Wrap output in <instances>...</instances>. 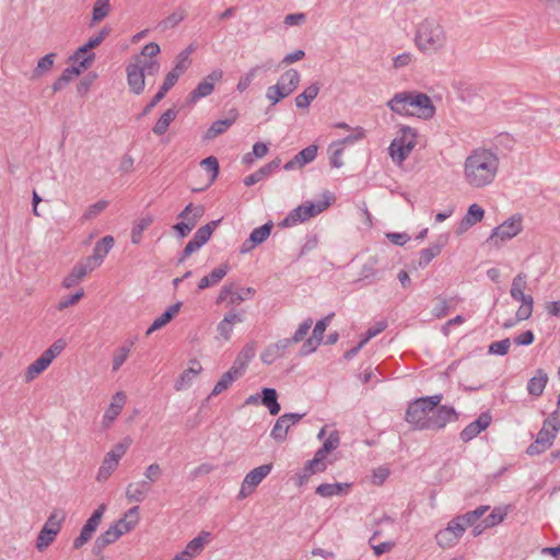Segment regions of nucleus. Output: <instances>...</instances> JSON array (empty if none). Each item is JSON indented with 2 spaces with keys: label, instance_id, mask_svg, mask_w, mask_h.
I'll return each mask as SVG.
<instances>
[{
  "label": "nucleus",
  "instance_id": "nucleus-1",
  "mask_svg": "<svg viewBox=\"0 0 560 560\" xmlns=\"http://www.w3.org/2000/svg\"><path fill=\"white\" fill-rule=\"evenodd\" d=\"M442 395L427 396L412 401L406 421L418 430H441L458 419L453 407L440 406Z\"/></svg>",
  "mask_w": 560,
  "mask_h": 560
},
{
  "label": "nucleus",
  "instance_id": "nucleus-2",
  "mask_svg": "<svg viewBox=\"0 0 560 560\" xmlns=\"http://www.w3.org/2000/svg\"><path fill=\"white\" fill-rule=\"evenodd\" d=\"M387 106L402 117L429 120L435 115V106L430 96L418 91L398 92L387 102Z\"/></svg>",
  "mask_w": 560,
  "mask_h": 560
},
{
  "label": "nucleus",
  "instance_id": "nucleus-3",
  "mask_svg": "<svg viewBox=\"0 0 560 560\" xmlns=\"http://www.w3.org/2000/svg\"><path fill=\"white\" fill-rule=\"evenodd\" d=\"M447 43V32L438 19L425 18L416 25L413 45L421 54H440L446 49Z\"/></svg>",
  "mask_w": 560,
  "mask_h": 560
},
{
  "label": "nucleus",
  "instance_id": "nucleus-4",
  "mask_svg": "<svg viewBox=\"0 0 560 560\" xmlns=\"http://www.w3.org/2000/svg\"><path fill=\"white\" fill-rule=\"evenodd\" d=\"M488 511L487 505H481L471 512L457 516L448 522L447 526L439 530L435 535L438 545L443 548H452L455 546L468 525H474L475 518H480Z\"/></svg>",
  "mask_w": 560,
  "mask_h": 560
},
{
  "label": "nucleus",
  "instance_id": "nucleus-5",
  "mask_svg": "<svg viewBox=\"0 0 560 560\" xmlns=\"http://www.w3.org/2000/svg\"><path fill=\"white\" fill-rule=\"evenodd\" d=\"M418 132L407 125H399L388 147V154L396 165H402L417 145Z\"/></svg>",
  "mask_w": 560,
  "mask_h": 560
},
{
  "label": "nucleus",
  "instance_id": "nucleus-6",
  "mask_svg": "<svg viewBox=\"0 0 560 560\" xmlns=\"http://www.w3.org/2000/svg\"><path fill=\"white\" fill-rule=\"evenodd\" d=\"M465 175L469 184L477 187L485 186L490 176V152L475 151L466 161Z\"/></svg>",
  "mask_w": 560,
  "mask_h": 560
},
{
  "label": "nucleus",
  "instance_id": "nucleus-7",
  "mask_svg": "<svg viewBox=\"0 0 560 560\" xmlns=\"http://www.w3.org/2000/svg\"><path fill=\"white\" fill-rule=\"evenodd\" d=\"M131 444V438L126 436L110 447V450L104 455V458L97 469L95 476L97 482L103 483L110 478L118 468L121 458L127 454Z\"/></svg>",
  "mask_w": 560,
  "mask_h": 560
},
{
  "label": "nucleus",
  "instance_id": "nucleus-8",
  "mask_svg": "<svg viewBox=\"0 0 560 560\" xmlns=\"http://www.w3.org/2000/svg\"><path fill=\"white\" fill-rule=\"evenodd\" d=\"M67 347V341L62 338L55 340L33 363L24 371L23 378L25 383H31L43 374L58 358Z\"/></svg>",
  "mask_w": 560,
  "mask_h": 560
},
{
  "label": "nucleus",
  "instance_id": "nucleus-9",
  "mask_svg": "<svg viewBox=\"0 0 560 560\" xmlns=\"http://www.w3.org/2000/svg\"><path fill=\"white\" fill-rule=\"evenodd\" d=\"M301 74L296 69H288L277 80V83L266 90V98L271 105L278 104L290 96L299 86Z\"/></svg>",
  "mask_w": 560,
  "mask_h": 560
},
{
  "label": "nucleus",
  "instance_id": "nucleus-10",
  "mask_svg": "<svg viewBox=\"0 0 560 560\" xmlns=\"http://www.w3.org/2000/svg\"><path fill=\"white\" fill-rule=\"evenodd\" d=\"M527 281L526 276L524 273H518L512 281L510 290L511 296L515 301L522 303L518 310L516 311V322L528 319L533 314L534 299L532 295L524 293Z\"/></svg>",
  "mask_w": 560,
  "mask_h": 560
},
{
  "label": "nucleus",
  "instance_id": "nucleus-11",
  "mask_svg": "<svg viewBox=\"0 0 560 560\" xmlns=\"http://www.w3.org/2000/svg\"><path fill=\"white\" fill-rule=\"evenodd\" d=\"M160 51L161 48L159 44L149 43L141 49L140 54L135 55L128 63L136 65L137 68L148 77L155 75L161 68L160 61L156 59Z\"/></svg>",
  "mask_w": 560,
  "mask_h": 560
},
{
  "label": "nucleus",
  "instance_id": "nucleus-12",
  "mask_svg": "<svg viewBox=\"0 0 560 560\" xmlns=\"http://www.w3.org/2000/svg\"><path fill=\"white\" fill-rule=\"evenodd\" d=\"M523 231V215L514 213L497 228L492 229V247H501Z\"/></svg>",
  "mask_w": 560,
  "mask_h": 560
},
{
  "label": "nucleus",
  "instance_id": "nucleus-13",
  "mask_svg": "<svg viewBox=\"0 0 560 560\" xmlns=\"http://www.w3.org/2000/svg\"><path fill=\"white\" fill-rule=\"evenodd\" d=\"M212 541V534L207 530H201L190 539L185 547L176 552L168 560H196L202 555L207 546Z\"/></svg>",
  "mask_w": 560,
  "mask_h": 560
},
{
  "label": "nucleus",
  "instance_id": "nucleus-14",
  "mask_svg": "<svg viewBox=\"0 0 560 560\" xmlns=\"http://www.w3.org/2000/svg\"><path fill=\"white\" fill-rule=\"evenodd\" d=\"M254 294L255 290L253 288L237 287L233 283H229L220 289L215 303L221 304L226 302L229 305H238L252 299Z\"/></svg>",
  "mask_w": 560,
  "mask_h": 560
},
{
  "label": "nucleus",
  "instance_id": "nucleus-15",
  "mask_svg": "<svg viewBox=\"0 0 560 560\" xmlns=\"http://www.w3.org/2000/svg\"><path fill=\"white\" fill-rule=\"evenodd\" d=\"M272 464H265L247 472L242 481L237 498L242 500L253 494L261 481L270 474Z\"/></svg>",
  "mask_w": 560,
  "mask_h": 560
},
{
  "label": "nucleus",
  "instance_id": "nucleus-16",
  "mask_svg": "<svg viewBox=\"0 0 560 560\" xmlns=\"http://www.w3.org/2000/svg\"><path fill=\"white\" fill-rule=\"evenodd\" d=\"M245 319V315L243 311H238L232 308L228 311L222 319L217 324V339L220 341L228 342L231 340L234 327L238 324H242Z\"/></svg>",
  "mask_w": 560,
  "mask_h": 560
},
{
  "label": "nucleus",
  "instance_id": "nucleus-17",
  "mask_svg": "<svg viewBox=\"0 0 560 560\" xmlns=\"http://www.w3.org/2000/svg\"><path fill=\"white\" fill-rule=\"evenodd\" d=\"M223 79V71L221 69H213L208 75H206L197 86L189 93L188 101L192 104L199 100L211 95L215 89V85Z\"/></svg>",
  "mask_w": 560,
  "mask_h": 560
},
{
  "label": "nucleus",
  "instance_id": "nucleus-18",
  "mask_svg": "<svg viewBox=\"0 0 560 560\" xmlns=\"http://www.w3.org/2000/svg\"><path fill=\"white\" fill-rule=\"evenodd\" d=\"M365 136V131L362 127H357L352 130V133L348 137L343 138L342 140L332 142L329 145V161L332 167L339 168L343 165L342 161V154H343V145L345 144H352L361 139H363Z\"/></svg>",
  "mask_w": 560,
  "mask_h": 560
},
{
  "label": "nucleus",
  "instance_id": "nucleus-19",
  "mask_svg": "<svg viewBox=\"0 0 560 560\" xmlns=\"http://www.w3.org/2000/svg\"><path fill=\"white\" fill-rule=\"evenodd\" d=\"M194 50L195 48L192 46H188L176 56L175 66L165 75L163 81V84L166 85L170 90L176 84L179 77L183 75L190 67V55L194 52Z\"/></svg>",
  "mask_w": 560,
  "mask_h": 560
},
{
  "label": "nucleus",
  "instance_id": "nucleus-20",
  "mask_svg": "<svg viewBox=\"0 0 560 560\" xmlns=\"http://www.w3.org/2000/svg\"><path fill=\"white\" fill-rule=\"evenodd\" d=\"M127 402V395L125 392H117L115 393L112 398L110 402L107 406V408L104 411V415L102 417V427L105 429L110 428V425L116 421V419L121 413L125 405Z\"/></svg>",
  "mask_w": 560,
  "mask_h": 560
},
{
  "label": "nucleus",
  "instance_id": "nucleus-21",
  "mask_svg": "<svg viewBox=\"0 0 560 560\" xmlns=\"http://www.w3.org/2000/svg\"><path fill=\"white\" fill-rule=\"evenodd\" d=\"M302 418L303 415L300 413H285L280 416L270 432V436L278 443L283 442L287 439L290 428L296 424Z\"/></svg>",
  "mask_w": 560,
  "mask_h": 560
},
{
  "label": "nucleus",
  "instance_id": "nucleus-22",
  "mask_svg": "<svg viewBox=\"0 0 560 560\" xmlns=\"http://www.w3.org/2000/svg\"><path fill=\"white\" fill-rule=\"evenodd\" d=\"M115 240L110 235H106L102 237L98 242H96L93 254L85 258L86 262L95 270L97 269L104 261L105 257L114 247Z\"/></svg>",
  "mask_w": 560,
  "mask_h": 560
},
{
  "label": "nucleus",
  "instance_id": "nucleus-23",
  "mask_svg": "<svg viewBox=\"0 0 560 560\" xmlns=\"http://www.w3.org/2000/svg\"><path fill=\"white\" fill-rule=\"evenodd\" d=\"M202 372V366L199 361L192 360L189 362V366L185 369L176 378L174 383V389L176 392H184L188 389L194 382L197 380L199 374Z\"/></svg>",
  "mask_w": 560,
  "mask_h": 560
},
{
  "label": "nucleus",
  "instance_id": "nucleus-24",
  "mask_svg": "<svg viewBox=\"0 0 560 560\" xmlns=\"http://www.w3.org/2000/svg\"><path fill=\"white\" fill-rule=\"evenodd\" d=\"M140 522V513H139V506H132L128 511H126L122 516L114 522L112 525L113 527L121 535L129 534L132 532Z\"/></svg>",
  "mask_w": 560,
  "mask_h": 560
},
{
  "label": "nucleus",
  "instance_id": "nucleus-25",
  "mask_svg": "<svg viewBox=\"0 0 560 560\" xmlns=\"http://www.w3.org/2000/svg\"><path fill=\"white\" fill-rule=\"evenodd\" d=\"M272 223H266L252 231L249 237L242 244L240 248L241 254L252 252L256 246L262 244L270 235Z\"/></svg>",
  "mask_w": 560,
  "mask_h": 560
},
{
  "label": "nucleus",
  "instance_id": "nucleus-26",
  "mask_svg": "<svg viewBox=\"0 0 560 560\" xmlns=\"http://www.w3.org/2000/svg\"><path fill=\"white\" fill-rule=\"evenodd\" d=\"M318 152V147L315 144H311L300 151L298 154L293 156L290 161H288L283 168L285 171H293V170H300L303 168L306 164L313 162Z\"/></svg>",
  "mask_w": 560,
  "mask_h": 560
},
{
  "label": "nucleus",
  "instance_id": "nucleus-27",
  "mask_svg": "<svg viewBox=\"0 0 560 560\" xmlns=\"http://www.w3.org/2000/svg\"><path fill=\"white\" fill-rule=\"evenodd\" d=\"M255 354L256 345L254 342L245 345L242 348V350L237 353L230 369L233 370V373H237L240 376H243L248 368V364L254 359Z\"/></svg>",
  "mask_w": 560,
  "mask_h": 560
},
{
  "label": "nucleus",
  "instance_id": "nucleus-28",
  "mask_svg": "<svg viewBox=\"0 0 560 560\" xmlns=\"http://www.w3.org/2000/svg\"><path fill=\"white\" fill-rule=\"evenodd\" d=\"M556 436L557 435L555 432H551L549 429L542 427L538 432L535 442L527 447L526 453L530 456L544 453L551 447Z\"/></svg>",
  "mask_w": 560,
  "mask_h": 560
},
{
  "label": "nucleus",
  "instance_id": "nucleus-29",
  "mask_svg": "<svg viewBox=\"0 0 560 560\" xmlns=\"http://www.w3.org/2000/svg\"><path fill=\"white\" fill-rule=\"evenodd\" d=\"M94 269L86 262L85 259L79 261L73 266L71 271L63 278L62 287L70 289L79 284L90 272Z\"/></svg>",
  "mask_w": 560,
  "mask_h": 560
},
{
  "label": "nucleus",
  "instance_id": "nucleus-30",
  "mask_svg": "<svg viewBox=\"0 0 560 560\" xmlns=\"http://www.w3.org/2000/svg\"><path fill=\"white\" fill-rule=\"evenodd\" d=\"M127 84L136 95L143 93L145 89V73L141 72L136 65L127 63L126 66Z\"/></svg>",
  "mask_w": 560,
  "mask_h": 560
},
{
  "label": "nucleus",
  "instance_id": "nucleus-31",
  "mask_svg": "<svg viewBox=\"0 0 560 560\" xmlns=\"http://www.w3.org/2000/svg\"><path fill=\"white\" fill-rule=\"evenodd\" d=\"M230 270L229 264H221L215 267L210 273L203 276L198 282V290L203 291L208 288L218 285Z\"/></svg>",
  "mask_w": 560,
  "mask_h": 560
},
{
  "label": "nucleus",
  "instance_id": "nucleus-32",
  "mask_svg": "<svg viewBox=\"0 0 560 560\" xmlns=\"http://www.w3.org/2000/svg\"><path fill=\"white\" fill-rule=\"evenodd\" d=\"M151 491V486L147 480L130 482L126 488V498L129 502L141 503Z\"/></svg>",
  "mask_w": 560,
  "mask_h": 560
},
{
  "label": "nucleus",
  "instance_id": "nucleus-33",
  "mask_svg": "<svg viewBox=\"0 0 560 560\" xmlns=\"http://www.w3.org/2000/svg\"><path fill=\"white\" fill-rule=\"evenodd\" d=\"M485 217V210L477 203L469 206L467 213L460 221L457 233L463 234L468 231L471 226L480 222Z\"/></svg>",
  "mask_w": 560,
  "mask_h": 560
},
{
  "label": "nucleus",
  "instance_id": "nucleus-34",
  "mask_svg": "<svg viewBox=\"0 0 560 560\" xmlns=\"http://www.w3.org/2000/svg\"><path fill=\"white\" fill-rule=\"evenodd\" d=\"M95 60V54L93 51H89L86 48H83L82 46L78 47L70 56L68 61L81 69L82 71L88 70L91 68Z\"/></svg>",
  "mask_w": 560,
  "mask_h": 560
},
{
  "label": "nucleus",
  "instance_id": "nucleus-35",
  "mask_svg": "<svg viewBox=\"0 0 560 560\" xmlns=\"http://www.w3.org/2000/svg\"><path fill=\"white\" fill-rule=\"evenodd\" d=\"M182 305V302H177L168 306L159 317L153 320L147 330V335L149 336L152 332L165 327L179 313Z\"/></svg>",
  "mask_w": 560,
  "mask_h": 560
},
{
  "label": "nucleus",
  "instance_id": "nucleus-36",
  "mask_svg": "<svg viewBox=\"0 0 560 560\" xmlns=\"http://www.w3.org/2000/svg\"><path fill=\"white\" fill-rule=\"evenodd\" d=\"M514 144L515 140L510 133H499L492 142V150L495 151V153L492 152V161L498 160L497 155L505 156L509 152L513 150Z\"/></svg>",
  "mask_w": 560,
  "mask_h": 560
},
{
  "label": "nucleus",
  "instance_id": "nucleus-37",
  "mask_svg": "<svg viewBox=\"0 0 560 560\" xmlns=\"http://www.w3.org/2000/svg\"><path fill=\"white\" fill-rule=\"evenodd\" d=\"M490 424V417L487 413L481 415L476 421L468 424L462 432L460 439L468 442L486 430Z\"/></svg>",
  "mask_w": 560,
  "mask_h": 560
},
{
  "label": "nucleus",
  "instance_id": "nucleus-38",
  "mask_svg": "<svg viewBox=\"0 0 560 560\" xmlns=\"http://www.w3.org/2000/svg\"><path fill=\"white\" fill-rule=\"evenodd\" d=\"M335 201H336L335 194L329 190H325L320 196V200H318L316 202L305 201V203L310 210L308 212H310L311 218H314V217L320 214L322 212H324L325 210H327L331 205L335 203Z\"/></svg>",
  "mask_w": 560,
  "mask_h": 560
},
{
  "label": "nucleus",
  "instance_id": "nucleus-39",
  "mask_svg": "<svg viewBox=\"0 0 560 560\" xmlns=\"http://www.w3.org/2000/svg\"><path fill=\"white\" fill-rule=\"evenodd\" d=\"M230 118L220 119L214 121L205 133V139L212 140L218 136L224 133L236 120L237 112L232 110Z\"/></svg>",
  "mask_w": 560,
  "mask_h": 560
},
{
  "label": "nucleus",
  "instance_id": "nucleus-40",
  "mask_svg": "<svg viewBox=\"0 0 560 560\" xmlns=\"http://www.w3.org/2000/svg\"><path fill=\"white\" fill-rule=\"evenodd\" d=\"M320 90L318 82H313L307 85L302 93L295 96L294 103L298 108L306 109L311 103L317 97Z\"/></svg>",
  "mask_w": 560,
  "mask_h": 560
},
{
  "label": "nucleus",
  "instance_id": "nucleus-41",
  "mask_svg": "<svg viewBox=\"0 0 560 560\" xmlns=\"http://www.w3.org/2000/svg\"><path fill=\"white\" fill-rule=\"evenodd\" d=\"M308 211L310 210L305 202L298 206L292 211H290V213L282 221L281 225L289 228L308 221L312 219Z\"/></svg>",
  "mask_w": 560,
  "mask_h": 560
},
{
  "label": "nucleus",
  "instance_id": "nucleus-42",
  "mask_svg": "<svg viewBox=\"0 0 560 560\" xmlns=\"http://www.w3.org/2000/svg\"><path fill=\"white\" fill-rule=\"evenodd\" d=\"M547 382L548 374L542 369L536 370L535 375L527 383L528 393L535 397L541 396Z\"/></svg>",
  "mask_w": 560,
  "mask_h": 560
},
{
  "label": "nucleus",
  "instance_id": "nucleus-43",
  "mask_svg": "<svg viewBox=\"0 0 560 560\" xmlns=\"http://www.w3.org/2000/svg\"><path fill=\"white\" fill-rule=\"evenodd\" d=\"M120 537L121 535L110 524L109 527L96 538L93 552L96 555L101 553L104 548L116 542Z\"/></svg>",
  "mask_w": 560,
  "mask_h": 560
},
{
  "label": "nucleus",
  "instance_id": "nucleus-44",
  "mask_svg": "<svg viewBox=\"0 0 560 560\" xmlns=\"http://www.w3.org/2000/svg\"><path fill=\"white\" fill-rule=\"evenodd\" d=\"M132 347H133V341L127 340L121 346H119L117 349H115V351L113 352V358H112L113 372H117L121 368V365L127 361Z\"/></svg>",
  "mask_w": 560,
  "mask_h": 560
},
{
  "label": "nucleus",
  "instance_id": "nucleus-45",
  "mask_svg": "<svg viewBox=\"0 0 560 560\" xmlns=\"http://www.w3.org/2000/svg\"><path fill=\"white\" fill-rule=\"evenodd\" d=\"M153 221L154 218L152 214H144L135 222L130 235L132 244L141 243L143 232L153 223Z\"/></svg>",
  "mask_w": 560,
  "mask_h": 560
},
{
  "label": "nucleus",
  "instance_id": "nucleus-46",
  "mask_svg": "<svg viewBox=\"0 0 560 560\" xmlns=\"http://www.w3.org/2000/svg\"><path fill=\"white\" fill-rule=\"evenodd\" d=\"M237 373H233V370L229 369L225 373L222 374L220 380L215 383L214 387L209 397H215L229 389L235 381L241 378Z\"/></svg>",
  "mask_w": 560,
  "mask_h": 560
},
{
  "label": "nucleus",
  "instance_id": "nucleus-47",
  "mask_svg": "<svg viewBox=\"0 0 560 560\" xmlns=\"http://www.w3.org/2000/svg\"><path fill=\"white\" fill-rule=\"evenodd\" d=\"M260 402L269 410L270 415L276 416L280 412V405L278 402V394L273 388H264L261 390Z\"/></svg>",
  "mask_w": 560,
  "mask_h": 560
},
{
  "label": "nucleus",
  "instance_id": "nucleus-48",
  "mask_svg": "<svg viewBox=\"0 0 560 560\" xmlns=\"http://www.w3.org/2000/svg\"><path fill=\"white\" fill-rule=\"evenodd\" d=\"M176 116H177V110L174 107L168 108L167 110H165L163 113V115L155 122L152 131L156 136L164 135L167 131L170 125L175 120Z\"/></svg>",
  "mask_w": 560,
  "mask_h": 560
},
{
  "label": "nucleus",
  "instance_id": "nucleus-49",
  "mask_svg": "<svg viewBox=\"0 0 560 560\" xmlns=\"http://www.w3.org/2000/svg\"><path fill=\"white\" fill-rule=\"evenodd\" d=\"M349 483H322L316 488V493L324 498L340 495L349 489Z\"/></svg>",
  "mask_w": 560,
  "mask_h": 560
},
{
  "label": "nucleus",
  "instance_id": "nucleus-50",
  "mask_svg": "<svg viewBox=\"0 0 560 560\" xmlns=\"http://www.w3.org/2000/svg\"><path fill=\"white\" fill-rule=\"evenodd\" d=\"M110 13V1L109 0H96L92 10L91 26L98 24Z\"/></svg>",
  "mask_w": 560,
  "mask_h": 560
},
{
  "label": "nucleus",
  "instance_id": "nucleus-51",
  "mask_svg": "<svg viewBox=\"0 0 560 560\" xmlns=\"http://www.w3.org/2000/svg\"><path fill=\"white\" fill-rule=\"evenodd\" d=\"M203 213L205 208L202 206H195L192 203H189L178 214V218L182 219L183 222H192L195 228L199 219L203 215Z\"/></svg>",
  "mask_w": 560,
  "mask_h": 560
},
{
  "label": "nucleus",
  "instance_id": "nucleus-52",
  "mask_svg": "<svg viewBox=\"0 0 560 560\" xmlns=\"http://www.w3.org/2000/svg\"><path fill=\"white\" fill-rule=\"evenodd\" d=\"M56 58H57V55L55 52H49V54L45 55L44 57H42L37 61V65L33 70V75L35 78H39V77L48 73L52 69Z\"/></svg>",
  "mask_w": 560,
  "mask_h": 560
},
{
  "label": "nucleus",
  "instance_id": "nucleus-53",
  "mask_svg": "<svg viewBox=\"0 0 560 560\" xmlns=\"http://www.w3.org/2000/svg\"><path fill=\"white\" fill-rule=\"evenodd\" d=\"M65 513L61 510H54L44 524V528L54 532L58 535L61 530L62 523L65 522Z\"/></svg>",
  "mask_w": 560,
  "mask_h": 560
},
{
  "label": "nucleus",
  "instance_id": "nucleus-54",
  "mask_svg": "<svg viewBox=\"0 0 560 560\" xmlns=\"http://www.w3.org/2000/svg\"><path fill=\"white\" fill-rule=\"evenodd\" d=\"M442 246L439 244H432L427 248H423L419 253L418 266L424 268L428 266L436 256L440 255Z\"/></svg>",
  "mask_w": 560,
  "mask_h": 560
},
{
  "label": "nucleus",
  "instance_id": "nucleus-55",
  "mask_svg": "<svg viewBox=\"0 0 560 560\" xmlns=\"http://www.w3.org/2000/svg\"><path fill=\"white\" fill-rule=\"evenodd\" d=\"M340 445V435L337 430H334L329 433V435L325 439L323 446L317 450L320 456L327 458L328 454L332 451L337 450Z\"/></svg>",
  "mask_w": 560,
  "mask_h": 560
},
{
  "label": "nucleus",
  "instance_id": "nucleus-56",
  "mask_svg": "<svg viewBox=\"0 0 560 560\" xmlns=\"http://www.w3.org/2000/svg\"><path fill=\"white\" fill-rule=\"evenodd\" d=\"M109 202L105 199L97 200L96 202L90 205L82 214V221H92L102 214Z\"/></svg>",
  "mask_w": 560,
  "mask_h": 560
},
{
  "label": "nucleus",
  "instance_id": "nucleus-57",
  "mask_svg": "<svg viewBox=\"0 0 560 560\" xmlns=\"http://www.w3.org/2000/svg\"><path fill=\"white\" fill-rule=\"evenodd\" d=\"M326 459L327 458H325L324 456H320V454L318 452H316L315 455H314V458L311 459V460H307L304 464L303 468L311 476H313V475H315L317 472H322V471H324L327 468Z\"/></svg>",
  "mask_w": 560,
  "mask_h": 560
},
{
  "label": "nucleus",
  "instance_id": "nucleus-58",
  "mask_svg": "<svg viewBox=\"0 0 560 560\" xmlns=\"http://www.w3.org/2000/svg\"><path fill=\"white\" fill-rule=\"evenodd\" d=\"M201 167L208 173V182L206 187L210 186L217 178L219 173V162L217 158L209 156L201 161Z\"/></svg>",
  "mask_w": 560,
  "mask_h": 560
},
{
  "label": "nucleus",
  "instance_id": "nucleus-59",
  "mask_svg": "<svg viewBox=\"0 0 560 560\" xmlns=\"http://www.w3.org/2000/svg\"><path fill=\"white\" fill-rule=\"evenodd\" d=\"M58 535H56L54 532H50L44 527L38 533V536L36 538V549L38 551L46 550L57 538Z\"/></svg>",
  "mask_w": 560,
  "mask_h": 560
},
{
  "label": "nucleus",
  "instance_id": "nucleus-60",
  "mask_svg": "<svg viewBox=\"0 0 560 560\" xmlns=\"http://www.w3.org/2000/svg\"><path fill=\"white\" fill-rule=\"evenodd\" d=\"M105 511H106V505L104 503L100 504L98 508L89 517V520L83 525V527H85V528L92 530L93 533H95L97 527L101 524V521L103 518V515H104Z\"/></svg>",
  "mask_w": 560,
  "mask_h": 560
},
{
  "label": "nucleus",
  "instance_id": "nucleus-61",
  "mask_svg": "<svg viewBox=\"0 0 560 560\" xmlns=\"http://www.w3.org/2000/svg\"><path fill=\"white\" fill-rule=\"evenodd\" d=\"M259 69H260L259 66H255V67H252L248 71H246L244 74H242L238 79L236 89L240 92L246 91L249 88V85L252 84L253 80L256 78Z\"/></svg>",
  "mask_w": 560,
  "mask_h": 560
},
{
  "label": "nucleus",
  "instance_id": "nucleus-62",
  "mask_svg": "<svg viewBox=\"0 0 560 560\" xmlns=\"http://www.w3.org/2000/svg\"><path fill=\"white\" fill-rule=\"evenodd\" d=\"M217 225V222H211V223H208L201 228H199L197 230V232L195 233L192 240L197 243H199V245H205L208 240L211 237L212 233H213V230Z\"/></svg>",
  "mask_w": 560,
  "mask_h": 560
},
{
  "label": "nucleus",
  "instance_id": "nucleus-63",
  "mask_svg": "<svg viewBox=\"0 0 560 560\" xmlns=\"http://www.w3.org/2000/svg\"><path fill=\"white\" fill-rule=\"evenodd\" d=\"M109 33V27H103L97 34L91 36L89 40L82 45V47L86 48L89 51H92L94 48L98 47L105 40Z\"/></svg>",
  "mask_w": 560,
  "mask_h": 560
},
{
  "label": "nucleus",
  "instance_id": "nucleus-64",
  "mask_svg": "<svg viewBox=\"0 0 560 560\" xmlns=\"http://www.w3.org/2000/svg\"><path fill=\"white\" fill-rule=\"evenodd\" d=\"M185 11L183 9H176L168 16H166L162 22L161 26L163 30L173 28L178 25L185 19Z\"/></svg>",
  "mask_w": 560,
  "mask_h": 560
}]
</instances>
